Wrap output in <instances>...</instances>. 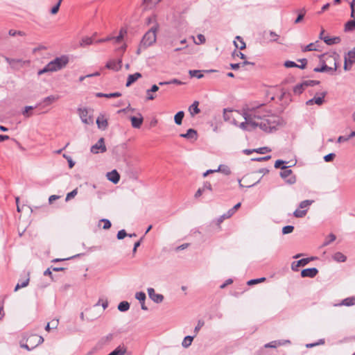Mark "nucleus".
Listing matches in <instances>:
<instances>
[{
  "instance_id": "nucleus-1",
  "label": "nucleus",
  "mask_w": 355,
  "mask_h": 355,
  "mask_svg": "<svg viewBox=\"0 0 355 355\" xmlns=\"http://www.w3.org/2000/svg\"><path fill=\"white\" fill-rule=\"evenodd\" d=\"M69 61V57L66 55L56 57L55 59L49 62L44 68L40 69L37 72L39 76L44 74L47 72H55L58 71L68 64Z\"/></svg>"
},
{
  "instance_id": "nucleus-2",
  "label": "nucleus",
  "mask_w": 355,
  "mask_h": 355,
  "mask_svg": "<svg viewBox=\"0 0 355 355\" xmlns=\"http://www.w3.org/2000/svg\"><path fill=\"white\" fill-rule=\"evenodd\" d=\"M159 25L155 24L151 27L143 36L140 42V46H144V49L153 45L157 39L156 33L158 31Z\"/></svg>"
},
{
  "instance_id": "nucleus-3",
  "label": "nucleus",
  "mask_w": 355,
  "mask_h": 355,
  "mask_svg": "<svg viewBox=\"0 0 355 355\" xmlns=\"http://www.w3.org/2000/svg\"><path fill=\"white\" fill-rule=\"evenodd\" d=\"M291 166H292L284 165L281 167L282 171L280 172L279 175L287 184H293L296 182V177L293 174L292 170L288 168Z\"/></svg>"
},
{
  "instance_id": "nucleus-4",
  "label": "nucleus",
  "mask_w": 355,
  "mask_h": 355,
  "mask_svg": "<svg viewBox=\"0 0 355 355\" xmlns=\"http://www.w3.org/2000/svg\"><path fill=\"white\" fill-rule=\"evenodd\" d=\"M107 148L105 145V139L103 137L100 138L98 141L91 147L90 151L94 154L98 153H105Z\"/></svg>"
},
{
  "instance_id": "nucleus-5",
  "label": "nucleus",
  "mask_w": 355,
  "mask_h": 355,
  "mask_svg": "<svg viewBox=\"0 0 355 355\" xmlns=\"http://www.w3.org/2000/svg\"><path fill=\"white\" fill-rule=\"evenodd\" d=\"M316 259L315 257H308V258H303L298 261H295L292 262L291 263V269L293 271H298L300 267H303L307 265L311 261H313Z\"/></svg>"
},
{
  "instance_id": "nucleus-6",
  "label": "nucleus",
  "mask_w": 355,
  "mask_h": 355,
  "mask_svg": "<svg viewBox=\"0 0 355 355\" xmlns=\"http://www.w3.org/2000/svg\"><path fill=\"white\" fill-rule=\"evenodd\" d=\"M327 94V92H323L320 94V96H314L313 98L308 100L306 102L307 105H312L316 104L318 105H322L324 102V97Z\"/></svg>"
},
{
  "instance_id": "nucleus-7",
  "label": "nucleus",
  "mask_w": 355,
  "mask_h": 355,
  "mask_svg": "<svg viewBox=\"0 0 355 355\" xmlns=\"http://www.w3.org/2000/svg\"><path fill=\"white\" fill-rule=\"evenodd\" d=\"M267 124L270 127V130L273 131L277 130V127L281 124L280 119L275 116H269L265 117Z\"/></svg>"
},
{
  "instance_id": "nucleus-8",
  "label": "nucleus",
  "mask_w": 355,
  "mask_h": 355,
  "mask_svg": "<svg viewBox=\"0 0 355 355\" xmlns=\"http://www.w3.org/2000/svg\"><path fill=\"white\" fill-rule=\"evenodd\" d=\"M78 111L83 123L87 125L93 123V119L88 115V111L86 108H79Z\"/></svg>"
},
{
  "instance_id": "nucleus-9",
  "label": "nucleus",
  "mask_w": 355,
  "mask_h": 355,
  "mask_svg": "<svg viewBox=\"0 0 355 355\" xmlns=\"http://www.w3.org/2000/svg\"><path fill=\"white\" fill-rule=\"evenodd\" d=\"M147 292L149 297L155 303H161L164 300V295L162 294L155 293L153 288H148Z\"/></svg>"
},
{
  "instance_id": "nucleus-10",
  "label": "nucleus",
  "mask_w": 355,
  "mask_h": 355,
  "mask_svg": "<svg viewBox=\"0 0 355 355\" xmlns=\"http://www.w3.org/2000/svg\"><path fill=\"white\" fill-rule=\"evenodd\" d=\"M241 202H238L237 204H236L232 208L229 209L226 213H225L224 214L219 217V218L218 219V223H220L223 221L224 219L230 218L232 215L234 214V213L241 207Z\"/></svg>"
},
{
  "instance_id": "nucleus-11",
  "label": "nucleus",
  "mask_w": 355,
  "mask_h": 355,
  "mask_svg": "<svg viewBox=\"0 0 355 355\" xmlns=\"http://www.w3.org/2000/svg\"><path fill=\"white\" fill-rule=\"evenodd\" d=\"M318 270L316 268H305L301 271V277L313 278L318 275Z\"/></svg>"
},
{
  "instance_id": "nucleus-12",
  "label": "nucleus",
  "mask_w": 355,
  "mask_h": 355,
  "mask_svg": "<svg viewBox=\"0 0 355 355\" xmlns=\"http://www.w3.org/2000/svg\"><path fill=\"white\" fill-rule=\"evenodd\" d=\"M139 116H131L130 117L132 126L135 128H139L144 121V118L140 113L138 114Z\"/></svg>"
},
{
  "instance_id": "nucleus-13",
  "label": "nucleus",
  "mask_w": 355,
  "mask_h": 355,
  "mask_svg": "<svg viewBox=\"0 0 355 355\" xmlns=\"http://www.w3.org/2000/svg\"><path fill=\"white\" fill-rule=\"evenodd\" d=\"M252 112L253 117L257 119H263L265 117L268 116V112L267 111L263 112L262 107H257V109H252Z\"/></svg>"
},
{
  "instance_id": "nucleus-14",
  "label": "nucleus",
  "mask_w": 355,
  "mask_h": 355,
  "mask_svg": "<svg viewBox=\"0 0 355 355\" xmlns=\"http://www.w3.org/2000/svg\"><path fill=\"white\" fill-rule=\"evenodd\" d=\"M290 340H277L271 341L264 345L266 348H276L277 346L284 345L286 344H290Z\"/></svg>"
},
{
  "instance_id": "nucleus-15",
  "label": "nucleus",
  "mask_w": 355,
  "mask_h": 355,
  "mask_svg": "<svg viewBox=\"0 0 355 355\" xmlns=\"http://www.w3.org/2000/svg\"><path fill=\"white\" fill-rule=\"evenodd\" d=\"M180 136L187 139L196 140L198 139V132L195 129L189 128L187 130L186 133L180 134Z\"/></svg>"
},
{
  "instance_id": "nucleus-16",
  "label": "nucleus",
  "mask_w": 355,
  "mask_h": 355,
  "mask_svg": "<svg viewBox=\"0 0 355 355\" xmlns=\"http://www.w3.org/2000/svg\"><path fill=\"white\" fill-rule=\"evenodd\" d=\"M106 176L107 180L114 184H117L120 180V175L115 169L108 172Z\"/></svg>"
},
{
  "instance_id": "nucleus-17",
  "label": "nucleus",
  "mask_w": 355,
  "mask_h": 355,
  "mask_svg": "<svg viewBox=\"0 0 355 355\" xmlns=\"http://www.w3.org/2000/svg\"><path fill=\"white\" fill-rule=\"evenodd\" d=\"M105 67L109 69L117 71L121 68V60H119L117 62L115 60H110L106 63Z\"/></svg>"
},
{
  "instance_id": "nucleus-18",
  "label": "nucleus",
  "mask_w": 355,
  "mask_h": 355,
  "mask_svg": "<svg viewBox=\"0 0 355 355\" xmlns=\"http://www.w3.org/2000/svg\"><path fill=\"white\" fill-rule=\"evenodd\" d=\"M313 71L319 72V73H329L330 74H333V67H329L327 65L324 60L322 61V66L320 67H315L313 69Z\"/></svg>"
},
{
  "instance_id": "nucleus-19",
  "label": "nucleus",
  "mask_w": 355,
  "mask_h": 355,
  "mask_svg": "<svg viewBox=\"0 0 355 355\" xmlns=\"http://www.w3.org/2000/svg\"><path fill=\"white\" fill-rule=\"evenodd\" d=\"M141 76H142L141 73H139V72H136L133 74H130L128 76L125 86L130 87L131 85H132L135 82H136Z\"/></svg>"
},
{
  "instance_id": "nucleus-20",
  "label": "nucleus",
  "mask_w": 355,
  "mask_h": 355,
  "mask_svg": "<svg viewBox=\"0 0 355 355\" xmlns=\"http://www.w3.org/2000/svg\"><path fill=\"white\" fill-rule=\"evenodd\" d=\"M41 106V103H37L35 106L28 105L24 107V110L21 112L23 116L26 118H29L33 115L32 110L35 108Z\"/></svg>"
},
{
  "instance_id": "nucleus-21",
  "label": "nucleus",
  "mask_w": 355,
  "mask_h": 355,
  "mask_svg": "<svg viewBox=\"0 0 355 355\" xmlns=\"http://www.w3.org/2000/svg\"><path fill=\"white\" fill-rule=\"evenodd\" d=\"M58 98H59L58 96L51 95V96H49L43 98L42 101L41 102H40L39 103H41V105L42 104H44V106L50 105L51 104H52L53 103H54L55 101L58 100Z\"/></svg>"
},
{
  "instance_id": "nucleus-22",
  "label": "nucleus",
  "mask_w": 355,
  "mask_h": 355,
  "mask_svg": "<svg viewBox=\"0 0 355 355\" xmlns=\"http://www.w3.org/2000/svg\"><path fill=\"white\" fill-rule=\"evenodd\" d=\"M199 102L197 101H195L189 107V112L190 114L193 116L196 114H198L200 112V110L198 107Z\"/></svg>"
},
{
  "instance_id": "nucleus-23",
  "label": "nucleus",
  "mask_w": 355,
  "mask_h": 355,
  "mask_svg": "<svg viewBox=\"0 0 355 355\" xmlns=\"http://www.w3.org/2000/svg\"><path fill=\"white\" fill-rule=\"evenodd\" d=\"M341 41V39L340 37H330L329 36H324V42L327 44V45H333L336 44L340 43Z\"/></svg>"
},
{
  "instance_id": "nucleus-24",
  "label": "nucleus",
  "mask_w": 355,
  "mask_h": 355,
  "mask_svg": "<svg viewBox=\"0 0 355 355\" xmlns=\"http://www.w3.org/2000/svg\"><path fill=\"white\" fill-rule=\"evenodd\" d=\"M96 124L98 128L102 130H105L108 125V123L106 119L103 116H98L96 119Z\"/></svg>"
},
{
  "instance_id": "nucleus-25",
  "label": "nucleus",
  "mask_w": 355,
  "mask_h": 355,
  "mask_svg": "<svg viewBox=\"0 0 355 355\" xmlns=\"http://www.w3.org/2000/svg\"><path fill=\"white\" fill-rule=\"evenodd\" d=\"M126 347L119 345L112 351L108 355H124L126 353Z\"/></svg>"
},
{
  "instance_id": "nucleus-26",
  "label": "nucleus",
  "mask_w": 355,
  "mask_h": 355,
  "mask_svg": "<svg viewBox=\"0 0 355 355\" xmlns=\"http://www.w3.org/2000/svg\"><path fill=\"white\" fill-rule=\"evenodd\" d=\"M96 96L97 97H105V98H117V97L121 96V93L118 92H113V93H109V94L98 92V93H96Z\"/></svg>"
},
{
  "instance_id": "nucleus-27",
  "label": "nucleus",
  "mask_w": 355,
  "mask_h": 355,
  "mask_svg": "<svg viewBox=\"0 0 355 355\" xmlns=\"http://www.w3.org/2000/svg\"><path fill=\"white\" fill-rule=\"evenodd\" d=\"M355 29V19H350L347 21L345 24V31L350 32Z\"/></svg>"
},
{
  "instance_id": "nucleus-28",
  "label": "nucleus",
  "mask_w": 355,
  "mask_h": 355,
  "mask_svg": "<svg viewBox=\"0 0 355 355\" xmlns=\"http://www.w3.org/2000/svg\"><path fill=\"white\" fill-rule=\"evenodd\" d=\"M305 88H306V86L304 85V81H303L301 83L296 85L293 87V92L295 94L300 95L304 92Z\"/></svg>"
},
{
  "instance_id": "nucleus-29",
  "label": "nucleus",
  "mask_w": 355,
  "mask_h": 355,
  "mask_svg": "<svg viewBox=\"0 0 355 355\" xmlns=\"http://www.w3.org/2000/svg\"><path fill=\"white\" fill-rule=\"evenodd\" d=\"M195 336H187L184 337L182 345L184 348H188L192 343Z\"/></svg>"
},
{
  "instance_id": "nucleus-30",
  "label": "nucleus",
  "mask_w": 355,
  "mask_h": 355,
  "mask_svg": "<svg viewBox=\"0 0 355 355\" xmlns=\"http://www.w3.org/2000/svg\"><path fill=\"white\" fill-rule=\"evenodd\" d=\"M93 42H94L93 37H84L82 38V40L80 42V45L82 47H85V46H89V45L93 44Z\"/></svg>"
},
{
  "instance_id": "nucleus-31",
  "label": "nucleus",
  "mask_w": 355,
  "mask_h": 355,
  "mask_svg": "<svg viewBox=\"0 0 355 355\" xmlns=\"http://www.w3.org/2000/svg\"><path fill=\"white\" fill-rule=\"evenodd\" d=\"M117 309L121 312H125L130 309V303L127 301H122L118 304Z\"/></svg>"
},
{
  "instance_id": "nucleus-32",
  "label": "nucleus",
  "mask_w": 355,
  "mask_h": 355,
  "mask_svg": "<svg viewBox=\"0 0 355 355\" xmlns=\"http://www.w3.org/2000/svg\"><path fill=\"white\" fill-rule=\"evenodd\" d=\"M184 116V112L183 111L178 112L174 116V121L177 125H181L182 123L183 118Z\"/></svg>"
},
{
  "instance_id": "nucleus-33",
  "label": "nucleus",
  "mask_w": 355,
  "mask_h": 355,
  "mask_svg": "<svg viewBox=\"0 0 355 355\" xmlns=\"http://www.w3.org/2000/svg\"><path fill=\"white\" fill-rule=\"evenodd\" d=\"M259 127L266 132H272V130H270V127L267 124V121L265 120V118L259 123Z\"/></svg>"
},
{
  "instance_id": "nucleus-34",
  "label": "nucleus",
  "mask_w": 355,
  "mask_h": 355,
  "mask_svg": "<svg viewBox=\"0 0 355 355\" xmlns=\"http://www.w3.org/2000/svg\"><path fill=\"white\" fill-rule=\"evenodd\" d=\"M318 42H315L314 43H310L302 49V51L306 52L311 51H318Z\"/></svg>"
},
{
  "instance_id": "nucleus-35",
  "label": "nucleus",
  "mask_w": 355,
  "mask_h": 355,
  "mask_svg": "<svg viewBox=\"0 0 355 355\" xmlns=\"http://www.w3.org/2000/svg\"><path fill=\"white\" fill-rule=\"evenodd\" d=\"M203 71H204L201 70H189V74L191 77H195L200 79L204 77Z\"/></svg>"
},
{
  "instance_id": "nucleus-36",
  "label": "nucleus",
  "mask_w": 355,
  "mask_h": 355,
  "mask_svg": "<svg viewBox=\"0 0 355 355\" xmlns=\"http://www.w3.org/2000/svg\"><path fill=\"white\" fill-rule=\"evenodd\" d=\"M236 40H239L240 42V44H238L236 41H234V44L236 49H239L240 50H243L246 47V44L245 42L243 41V38L241 36H236Z\"/></svg>"
},
{
  "instance_id": "nucleus-37",
  "label": "nucleus",
  "mask_w": 355,
  "mask_h": 355,
  "mask_svg": "<svg viewBox=\"0 0 355 355\" xmlns=\"http://www.w3.org/2000/svg\"><path fill=\"white\" fill-rule=\"evenodd\" d=\"M333 259L338 262H345L347 259V257L340 252H336Z\"/></svg>"
},
{
  "instance_id": "nucleus-38",
  "label": "nucleus",
  "mask_w": 355,
  "mask_h": 355,
  "mask_svg": "<svg viewBox=\"0 0 355 355\" xmlns=\"http://www.w3.org/2000/svg\"><path fill=\"white\" fill-rule=\"evenodd\" d=\"M216 172H221L222 173L228 175L231 173V171L229 166L223 164H220L216 169Z\"/></svg>"
},
{
  "instance_id": "nucleus-39",
  "label": "nucleus",
  "mask_w": 355,
  "mask_h": 355,
  "mask_svg": "<svg viewBox=\"0 0 355 355\" xmlns=\"http://www.w3.org/2000/svg\"><path fill=\"white\" fill-rule=\"evenodd\" d=\"M354 304H355V297H347V298L344 299L340 304L346 306H350L354 305Z\"/></svg>"
},
{
  "instance_id": "nucleus-40",
  "label": "nucleus",
  "mask_w": 355,
  "mask_h": 355,
  "mask_svg": "<svg viewBox=\"0 0 355 355\" xmlns=\"http://www.w3.org/2000/svg\"><path fill=\"white\" fill-rule=\"evenodd\" d=\"M344 58H346L350 66H352V64L355 63V53H353L352 51H348V53L345 55Z\"/></svg>"
},
{
  "instance_id": "nucleus-41",
  "label": "nucleus",
  "mask_w": 355,
  "mask_h": 355,
  "mask_svg": "<svg viewBox=\"0 0 355 355\" xmlns=\"http://www.w3.org/2000/svg\"><path fill=\"white\" fill-rule=\"evenodd\" d=\"M162 0H144V4L145 5L146 8H151L159 3Z\"/></svg>"
},
{
  "instance_id": "nucleus-42",
  "label": "nucleus",
  "mask_w": 355,
  "mask_h": 355,
  "mask_svg": "<svg viewBox=\"0 0 355 355\" xmlns=\"http://www.w3.org/2000/svg\"><path fill=\"white\" fill-rule=\"evenodd\" d=\"M127 33L125 29L121 28L119 31V35L116 37H112V40H114L116 43H119L123 39L124 35Z\"/></svg>"
},
{
  "instance_id": "nucleus-43",
  "label": "nucleus",
  "mask_w": 355,
  "mask_h": 355,
  "mask_svg": "<svg viewBox=\"0 0 355 355\" xmlns=\"http://www.w3.org/2000/svg\"><path fill=\"white\" fill-rule=\"evenodd\" d=\"M305 14H306V9L304 8H303L301 10H299V14H298L297 18L295 19L294 23L295 24H298V23L301 22L303 20Z\"/></svg>"
},
{
  "instance_id": "nucleus-44",
  "label": "nucleus",
  "mask_w": 355,
  "mask_h": 355,
  "mask_svg": "<svg viewBox=\"0 0 355 355\" xmlns=\"http://www.w3.org/2000/svg\"><path fill=\"white\" fill-rule=\"evenodd\" d=\"M28 283H29V278H27L26 279L24 280L21 282H18L15 287L14 291L16 292L19 289L27 286L28 285Z\"/></svg>"
},
{
  "instance_id": "nucleus-45",
  "label": "nucleus",
  "mask_w": 355,
  "mask_h": 355,
  "mask_svg": "<svg viewBox=\"0 0 355 355\" xmlns=\"http://www.w3.org/2000/svg\"><path fill=\"white\" fill-rule=\"evenodd\" d=\"M135 298L139 301V302H145L146 299V293L143 291L137 292L135 293Z\"/></svg>"
},
{
  "instance_id": "nucleus-46",
  "label": "nucleus",
  "mask_w": 355,
  "mask_h": 355,
  "mask_svg": "<svg viewBox=\"0 0 355 355\" xmlns=\"http://www.w3.org/2000/svg\"><path fill=\"white\" fill-rule=\"evenodd\" d=\"M269 35L270 37V42H278L279 44H282V42L278 41L279 36L275 32H274L272 31H270Z\"/></svg>"
},
{
  "instance_id": "nucleus-47",
  "label": "nucleus",
  "mask_w": 355,
  "mask_h": 355,
  "mask_svg": "<svg viewBox=\"0 0 355 355\" xmlns=\"http://www.w3.org/2000/svg\"><path fill=\"white\" fill-rule=\"evenodd\" d=\"M243 116L245 119V121L248 124L250 123V121H254V119H255L253 117V114H252V111L250 112V113L243 112Z\"/></svg>"
},
{
  "instance_id": "nucleus-48",
  "label": "nucleus",
  "mask_w": 355,
  "mask_h": 355,
  "mask_svg": "<svg viewBox=\"0 0 355 355\" xmlns=\"http://www.w3.org/2000/svg\"><path fill=\"white\" fill-rule=\"evenodd\" d=\"M266 280V278L265 277H261V278H257V279H250L249 280L248 282H247V284L248 286H253V285H255L257 284H259V283H261V282H263Z\"/></svg>"
},
{
  "instance_id": "nucleus-49",
  "label": "nucleus",
  "mask_w": 355,
  "mask_h": 355,
  "mask_svg": "<svg viewBox=\"0 0 355 355\" xmlns=\"http://www.w3.org/2000/svg\"><path fill=\"white\" fill-rule=\"evenodd\" d=\"M313 202V200H303L300 203L299 207L301 209L308 208Z\"/></svg>"
},
{
  "instance_id": "nucleus-50",
  "label": "nucleus",
  "mask_w": 355,
  "mask_h": 355,
  "mask_svg": "<svg viewBox=\"0 0 355 355\" xmlns=\"http://www.w3.org/2000/svg\"><path fill=\"white\" fill-rule=\"evenodd\" d=\"M254 152L255 153H259V154H266L267 153H269L271 151V149L268 147H261V148H254Z\"/></svg>"
},
{
  "instance_id": "nucleus-51",
  "label": "nucleus",
  "mask_w": 355,
  "mask_h": 355,
  "mask_svg": "<svg viewBox=\"0 0 355 355\" xmlns=\"http://www.w3.org/2000/svg\"><path fill=\"white\" fill-rule=\"evenodd\" d=\"M306 211H307L306 209H304V210L296 209L293 212V215L296 218H302V217H304L306 215Z\"/></svg>"
},
{
  "instance_id": "nucleus-52",
  "label": "nucleus",
  "mask_w": 355,
  "mask_h": 355,
  "mask_svg": "<svg viewBox=\"0 0 355 355\" xmlns=\"http://www.w3.org/2000/svg\"><path fill=\"white\" fill-rule=\"evenodd\" d=\"M99 222L103 223V229H104V230H108L112 226V223H111L110 220L107 218H103V219L100 220Z\"/></svg>"
},
{
  "instance_id": "nucleus-53",
  "label": "nucleus",
  "mask_w": 355,
  "mask_h": 355,
  "mask_svg": "<svg viewBox=\"0 0 355 355\" xmlns=\"http://www.w3.org/2000/svg\"><path fill=\"white\" fill-rule=\"evenodd\" d=\"M320 83V82L319 80H304V85L306 86V87H313V86H315V85H318Z\"/></svg>"
},
{
  "instance_id": "nucleus-54",
  "label": "nucleus",
  "mask_w": 355,
  "mask_h": 355,
  "mask_svg": "<svg viewBox=\"0 0 355 355\" xmlns=\"http://www.w3.org/2000/svg\"><path fill=\"white\" fill-rule=\"evenodd\" d=\"M294 230V226L293 225H286L282 228V234H288L292 233Z\"/></svg>"
},
{
  "instance_id": "nucleus-55",
  "label": "nucleus",
  "mask_w": 355,
  "mask_h": 355,
  "mask_svg": "<svg viewBox=\"0 0 355 355\" xmlns=\"http://www.w3.org/2000/svg\"><path fill=\"white\" fill-rule=\"evenodd\" d=\"M205 324V322L202 320H199L198 321V324L196 326L195 329H194V335L193 336H196L198 333V331H200V329L204 326Z\"/></svg>"
},
{
  "instance_id": "nucleus-56",
  "label": "nucleus",
  "mask_w": 355,
  "mask_h": 355,
  "mask_svg": "<svg viewBox=\"0 0 355 355\" xmlns=\"http://www.w3.org/2000/svg\"><path fill=\"white\" fill-rule=\"evenodd\" d=\"M8 34H9V35H10L12 37H15L16 35H20V36H24L25 35V33L24 32L21 31H15V30H13V29H10L8 31Z\"/></svg>"
},
{
  "instance_id": "nucleus-57",
  "label": "nucleus",
  "mask_w": 355,
  "mask_h": 355,
  "mask_svg": "<svg viewBox=\"0 0 355 355\" xmlns=\"http://www.w3.org/2000/svg\"><path fill=\"white\" fill-rule=\"evenodd\" d=\"M31 339H37V343L35 345V347L44 342L43 337L39 336L37 335H32L28 340H31Z\"/></svg>"
},
{
  "instance_id": "nucleus-58",
  "label": "nucleus",
  "mask_w": 355,
  "mask_h": 355,
  "mask_svg": "<svg viewBox=\"0 0 355 355\" xmlns=\"http://www.w3.org/2000/svg\"><path fill=\"white\" fill-rule=\"evenodd\" d=\"M336 237L335 234H330L328 236V238L326 239V241L324 242L323 245H328L331 242L334 241L336 240Z\"/></svg>"
},
{
  "instance_id": "nucleus-59",
  "label": "nucleus",
  "mask_w": 355,
  "mask_h": 355,
  "mask_svg": "<svg viewBox=\"0 0 355 355\" xmlns=\"http://www.w3.org/2000/svg\"><path fill=\"white\" fill-rule=\"evenodd\" d=\"M78 193V189H75L71 192L68 193L66 196V201H68L71 200V198H74Z\"/></svg>"
},
{
  "instance_id": "nucleus-60",
  "label": "nucleus",
  "mask_w": 355,
  "mask_h": 355,
  "mask_svg": "<svg viewBox=\"0 0 355 355\" xmlns=\"http://www.w3.org/2000/svg\"><path fill=\"white\" fill-rule=\"evenodd\" d=\"M63 157H64L67 160V162H68V164H69V167L70 168H72L74 166V165H75V162L72 159L71 157L69 156V155H67L66 154H64L63 155Z\"/></svg>"
},
{
  "instance_id": "nucleus-61",
  "label": "nucleus",
  "mask_w": 355,
  "mask_h": 355,
  "mask_svg": "<svg viewBox=\"0 0 355 355\" xmlns=\"http://www.w3.org/2000/svg\"><path fill=\"white\" fill-rule=\"evenodd\" d=\"M335 157H336L335 153H329V154L326 155L325 156H324L323 159H324V162H330L334 159Z\"/></svg>"
},
{
  "instance_id": "nucleus-62",
  "label": "nucleus",
  "mask_w": 355,
  "mask_h": 355,
  "mask_svg": "<svg viewBox=\"0 0 355 355\" xmlns=\"http://www.w3.org/2000/svg\"><path fill=\"white\" fill-rule=\"evenodd\" d=\"M127 236H128V234L126 233L125 230H119L118 232V233L116 234V238L119 240H122V239H123Z\"/></svg>"
},
{
  "instance_id": "nucleus-63",
  "label": "nucleus",
  "mask_w": 355,
  "mask_h": 355,
  "mask_svg": "<svg viewBox=\"0 0 355 355\" xmlns=\"http://www.w3.org/2000/svg\"><path fill=\"white\" fill-rule=\"evenodd\" d=\"M284 66L286 68H292V67H298V64H296L295 62L293 61H291V60H286L284 64Z\"/></svg>"
},
{
  "instance_id": "nucleus-64",
  "label": "nucleus",
  "mask_w": 355,
  "mask_h": 355,
  "mask_svg": "<svg viewBox=\"0 0 355 355\" xmlns=\"http://www.w3.org/2000/svg\"><path fill=\"white\" fill-rule=\"evenodd\" d=\"M288 163V162L282 160V159H277L276 160L275 163V168H281L284 165H286Z\"/></svg>"
}]
</instances>
